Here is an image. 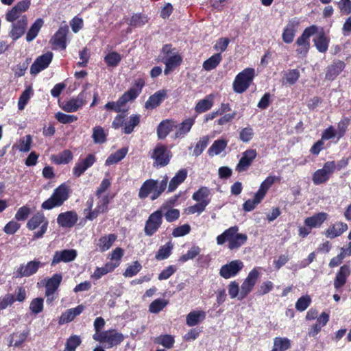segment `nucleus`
<instances>
[{"instance_id": "f257e3e1", "label": "nucleus", "mask_w": 351, "mask_h": 351, "mask_svg": "<svg viewBox=\"0 0 351 351\" xmlns=\"http://www.w3.org/2000/svg\"><path fill=\"white\" fill-rule=\"evenodd\" d=\"M217 243L223 245L228 243V247L234 250L243 245L247 240L246 234L239 233L237 226H232L217 237Z\"/></svg>"}, {"instance_id": "f03ea898", "label": "nucleus", "mask_w": 351, "mask_h": 351, "mask_svg": "<svg viewBox=\"0 0 351 351\" xmlns=\"http://www.w3.org/2000/svg\"><path fill=\"white\" fill-rule=\"evenodd\" d=\"M168 177L165 176L161 181L149 179L141 186L138 192L140 199H145L149 195L152 200L157 199L165 190L167 186Z\"/></svg>"}, {"instance_id": "7ed1b4c3", "label": "nucleus", "mask_w": 351, "mask_h": 351, "mask_svg": "<svg viewBox=\"0 0 351 351\" xmlns=\"http://www.w3.org/2000/svg\"><path fill=\"white\" fill-rule=\"evenodd\" d=\"M71 193V189L66 183L60 184L56 188L52 195L42 204V208L46 210L52 209L54 207L60 206L68 199Z\"/></svg>"}, {"instance_id": "20e7f679", "label": "nucleus", "mask_w": 351, "mask_h": 351, "mask_svg": "<svg viewBox=\"0 0 351 351\" xmlns=\"http://www.w3.org/2000/svg\"><path fill=\"white\" fill-rule=\"evenodd\" d=\"M160 58L165 64L164 73L166 75L178 67L182 61L180 55L174 52L170 45H166L162 47Z\"/></svg>"}, {"instance_id": "39448f33", "label": "nucleus", "mask_w": 351, "mask_h": 351, "mask_svg": "<svg viewBox=\"0 0 351 351\" xmlns=\"http://www.w3.org/2000/svg\"><path fill=\"white\" fill-rule=\"evenodd\" d=\"M48 226L49 221L42 212L34 214L27 223V228L29 230H37L34 234V239L42 238L47 232Z\"/></svg>"}, {"instance_id": "423d86ee", "label": "nucleus", "mask_w": 351, "mask_h": 351, "mask_svg": "<svg viewBox=\"0 0 351 351\" xmlns=\"http://www.w3.org/2000/svg\"><path fill=\"white\" fill-rule=\"evenodd\" d=\"M140 120V114H132L125 120V115L120 114L116 116L113 120L112 127L114 129L122 128L123 132L129 134H131L134 128L139 124Z\"/></svg>"}, {"instance_id": "0eeeda50", "label": "nucleus", "mask_w": 351, "mask_h": 351, "mask_svg": "<svg viewBox=\"0 0 351 351\" xmlns=\"http://www.w3.org/2000/svg\"><path fill=\"white\" fill-rule=\"evenodd\" d=\"M255 75V71L252 68H247L239 73L235 77L232 87L237 93H243L250 86Z\"/></svg>"}, {"instance_id": "6e6552de", "label": "nucleus", "mask_w": 351, "mask_h": 351, "mask_svg": "<svg viewBox=\"0 0 351 351\" xmlns=\"http://www.w3.org/2000/svg\"><path fill=\"white\" fill-rule=\"evenodd\" d=\"M93 339L101 343H104L107 348H112L120 344L124 339L123 335L116 330L103 331L102 333H95Z\"/></svg>"}, {"instance_id": "1a4fd4ad", "label": "nucleus", "mask_w": 351, "mask_h": 351, "mask_svg": "<svg viewBox=\"0 0 351 351\" xmlns=\"http://www.w3.org/2000/svg\"><path fill=\"white\" fill-rule=\"evenodd\" d=\"M144 85V80L139 78L135 81L133 86H132L121 97H119L118 102L122 112L127 110V109L125 108L126 104L129 102L133 101L139 95Z\"/></svg>"}, {"instance_id": "9d476101", "label": "nucleus", "mask_w": 351, "mask_h": 351, "mask_svg": "<svg viewBox=\"0 0 351 351\" xmlns=\"http://www.w3.org/2000/svg\"><path fill=\"white\" fill-rule=\"evenodd\" d=\"M260 269L261 268L257 267L253 268L244 279L240 288L239 300L244 299L252 291L261 276Z\"/></svg>"}, {"instance_id": "9b49d317", "label": "nucleus", "mask_w": 351, "mask_h": 351, "mask_svg": "<svg viewBox=\"0 0 351 351\" xmlns=\"http://www.w3.org/2000/svg\"><path fill=\"white\" fill-rule=\"evenodd\" d=\"M318 31V27L316 25H311L306 28L302 35L299 36L296 40L298 49L297 53L300 55L305 56L310 49L309 38L311 36L315 34Z\"/></svg>"}, {"instance_id": "f8f14e48", "label": "nucleus", "mask_w": 351, "mask_h": 351, "mask_svg": "<svg viewBox=\"0 0 351 351\" xmlns=\"http://www.w3.org/2000/svg\"><path fill=\"white\" fill-rule=\"evenodd\" d=\"M90 97V94L85 90L82 91L77 97L60 104L61 108L67 112H74L82 108Z\"/></svg>"}, {"instance_id": "ddd939ff", "label": "nucleus", "mask_w": 351, "mask_h": 351, "mask_svg": "<svg viewBox=\"0 0 351 351\" xmlns=\"http://www.w3.org/2000/svg\"><path fill=\"white\" fill-rule=\"evenodd\" d=\"M30 4V0H23L18 2L6 13V21L8 22H14L23 19H27V16L23 14V13L29 9Z\"/></svg>"}, {"instance_id": "4468645a", "label": "nucleus", "mask_w": 351, "mask_h": 351, "mask_svg": "<svg viewBox=\"0 0 351 351\" xmlns=\"http://www.w3.org/2000/svg\"><path fill=\"white\" fill-rule=\"evenodd\" d=\"M151 156L154 159V165L161 167L169 163L172 154L167 146L158 144L154 149Z\"/></svg>"}, {"instance_id": "2eb2a0df", "label": "nucleus", "mask_w": 351, "mask_h": 351, "mask_svg": "<svg viewBox=\"0 0 351 351\" xmlns=\"http://www.w3.org/2000/svg\"><path fill=\"white\" fill-rule=\"evenodd\" d=\"M335 169L336 164L335 161L326 162L322 169L314 173L313 176L314 184L318 185L326 182Z\"/></svg>"}, {"instance_id": "dca6fc26", "label": "nucleus", "mask_w": 351, "mask_h": 351, "mask_svg": "<svg viewBox=\"0 0 351 351\" xmlns=\"http://www.w3.org/2000/svg\"><path fill=\"white\" fill-rule=\"evenodd\" d=\"M97 197L98 198V202L97 203L96 208L93 210H91L93 204V199L88 200L87 202V204L88 206V213L86 215V218L88 220H93L95 219L99 214L104 213L108 210V206L109 204L108 195Z\"/></svg>"}, {"instance_id": "f3484780", "label": "nucleus", "mask_w": 351, "mask_h": 351, "mask_svg": "<svg viewBox=\"0 0 351 351\" xmlns=\"http://www.w3.org/2000/svg\"><path fill=\"white\" fill-rule=\"evenodd\" d=\"M243 267L244 264L241 260H234L221 266L219 275L225 279H228L237 276Z\"/></svg>"}, {"instance_id": "a211bd4d", "label": "nucleus", "mask_w": 351, "mask_h": 351, "mask_svg": "<svg viewBox=\"0 0 351 351\" xmlns=\"http://www.w3.org/2000/svg\"><path fill=\"white\" fill-rule=\"evenodd\" d=\"M162 222V212L158 210L152 213L146 221L144 231L147 236H152L154 234Z\"/></svg>"}, {"instance_id": "6ab92c4d", "label": "nucleus", "mask_w": 351, "mask_h": 351, "mask_svg": "<svg viewBox=\"0 0 351 351\" xmlns=\"http://www.w3.org/2000/svg\"><path fill=\"white\" fill-rule=\"evenodd\" d=\"M30 335V330L26 328L23 330H16L7 338L9 347L21 348L28 341Z\"/></svg>"}, {"instance_id": "aec40b11", "label": "nucleus", "mask_w": 351, "mask_h": 351, "mask_svg": "<svg viewBox=\"0 0 351 351\" xmlns=\"http://www.w3.org/2000/svg\"><path fill=\"white\" fill-rule=\"evenodd\" d=\"M53 58V53L47 52L42 56H38L30 67V73L32 75H37L48 67Z\"/></svg>"}, {"instance_id": "412c9836", "label": "nucleus", "mask_w": 351, "mask_h": 351, "mask_svg": "<svg viewBox=\"0 0 351 351\" xmlns=\"http://www.w3.org/2000/svg\"><path fill=\"white\" fill-rule=\"evenodd\" d=\"M69 27L66 25L61 26L54 36L51 38L50 42L53 46V49H65L66 47V36L69 33Z\"/></svg>"}, {"instance_id": "4be33fe9", "label": "nucleus", "mask_w": 351, "mask_h": 351, "mask_svg": "<svg viewBox=\"0 0 351 351\" xmlns=\"http://www.w3.org/2000/svg\"><path fill=\"white\" fill-rule=\"evenodd\" d=\"M44 265V263L38 261H29L26 265H20L16 272V276L29 277L36 274L38 269Z\"/></svg>"}, {"instance_id": "5701e85b", "label": "nucleus", "mask_w": 351, "mask_h": 351, "mask_svg": "<svg viewBox=\"0 0 351 351\" xmlns=\"http://www.w3.org/2000/svg\"><path fill=\"white\" fill-rule=\"evenodd\" d=\"M77 256V252L74 249L62 250L54 253L51 261V265H56L61 262L69 263L74 261Z\"/></svg>"}, {"instance_id": "b1692460", "label": "nucleus", "mask_w": 351, "mask_h": 351, "mask_svg": "<svg viewBox=\"0 0 351 351\" xmlns=\"http://www.w3.org/2000/svg\"><path fill=\"white\" fill-rule=\"evenodd\" d=\"M256 156L257 152L255 149H250L245 151L236 167V171L239 173L247 171Z\"/></svg>"}, {"instance_id": "393cba45", "label": "nucleus", "mask_w": 351, "mask_h": 351, "mask_svg": "<svg viewBox=\"0 0 351 351\" xmlns=\"http://www.w3.org/2000/svg\"><path fill=\"white\" fill-rule=\"evenodd\" d=\"M95 155L90 154L85 158L80 160L73 169V175L80 177L85 171L90 167L95 162Z\"/></svg>"}, {"instance_id": "a878e982", "label": "nucleus", "mask_w": 351, "mask_h": 351, "mask_svg": "<svg viewBox=\"0 0 351 351\" xmlns=\"http://www.w3.org/2000/svg\"><path fill=\"white\" fill-rule=\"evenodd\" d=\"M317 36L313 38L316 49L321 53H325L328 49L330 38L328 37L322 27H318Z\"/></svg>"}, {"instance_id": "bb28decb", "label": "nucleus", "mask_w": 351, "mask_h": 351, "mask_svg": "<svg viewBox=\"0 0 351 351\" xmlns=\"http://www.w3.org/2000/svg\"><path fill=\"white\" fill-rule=\"evenodd\" d=\"M77 219V215L75 211H66L58 216L57 223L62 228H71L76 223Z\"/></svg>"}, {"instance_id": "cd10ccee", "label": "nucleus", "mask_w": 351, "mask_h": 351, "mask_svg": "<svg viewBox=\"0 0 351 351\" xmlns=\"http://www.w3.org/2000/svg\"><path fill=\"white\" fill-rule=\"evenodd\" d=\"M11 23H12V29L9 33V36L14 40H16L25 34L27 27L28 21L27 19H23Z\"/></svg>"}, {"instance_id": "c85d7f7f", "label": "nucleus", "mask_w": 351, "mask_h": 351, "mask_svg": "<svg viewBox=\"0 0 351 351\" xmlns=\"http://www.w3.org/2000/svg\"><path fill=\"white\" fill-rule=\"evenodd\" d=\"M328 218V215L326 213L319 212L311 217H306L304 221V223L312 229L319 228Z\"/></svg>"}, {"instance_id": "c756f323", "label": "nucleus", "mask_w": 351, "mask_h": 351, "mask_svg": "<svg viewBox=\"0 0 351 351\" xmlns=\"http://www.w3.org/2000/svg\"><path fill=\"white\" fill-rule=\"evenodd\" d=\"M348 226L342 221H337L330 225L325 231L324 234L327 238L335 239L341 236L347 231Z\"/></svg>"}, {"instance_id": "7c9ffc66", "label": "nucleus", "mask_w": 351, "mask_h": 351, "mask_svg": "<svg viewBox=\"0 0 351 351\" xmlns=\"http://www.w3.org/2000/svg\"><path fill=\"white\" fill-rule=\"evenodd\" d=\"M178 127V123L172 119H166L160 123L157 128V134L159 138H165L168 134Z\"/></svg>"}, {"instance_id": "2f4dec72", "label": "nucleus", "mask_w": 351, "mask_h": 351, "mask_svg": "<svg viewBox=\"0 0 351 351\" xmlns=\"http://www.w3.org/2000/svg\"><path fill=\"white\" fill-rule=\"evenodd\" d=\"M84 309V306L82 304L78 305L75 308H72L66 310L62 313L59 318L58 323L60 325H62L66 323H69L73 321L75 317L82 313Z\"/></svg>"}, {"instance_id": "473e14b6", "label": "nucleus", "mask_w": 351, "mask_h": 351, "mask_svg": "<svg viewBox=\"0 0 351 351\" xmlns=\"http://www.w3.org/2000/svg\"><path fill=\"white\" fill-rule=\"evenodd\" d=\"M351 269L349 265H344L340 267L334 280V287L336 289H339L346 284Z\"/></svg>"}, {"instance_id": "72a5a7b5", "label": "nucleus", "mask_w": 351, "mask_h": 351, "mask_svg": "<svg viewBox=\"0 0 351 351\" xmlns=\"http://www.w3.org/2000/svg\"><path fill=\"white\" fill-rule=\"evenodd\" d=\"M298 24V22L296 21L291 20L289 21L287 25L285 26L282 35V40L285 43H291L293 42Z\"/></svg>"}, {"instance_id": "f704fd0d", "label": "nucleus", "mask_w": 351, "mask_h": 351, "mask_svg": "<svg viewBox=\"0 0 351 351\" xmlns=\"http://www.w3.org/2000/svg\"><path fill=\"white\" fill-rule=\"evenodd\" d=\"M167 90H160L151 95L145 104L146 109H154L158 106L160 103L166 98Z\"/></svg>"}, {"instance_id": "c9c22d12", "label": "nucleus", "mask_w": 351, "mask_h": 351, "mask_svg": "<svg viewBox=\"0 0 351 351\" xmlns=\"http://www.w3.org/2000/svg\"><path fill=\"white\" fill-rule=\"evenodd\" d=\"M214 94L206 95L204 99L197 103L195 107V111L198 114H201L209 110L214 104Z\"/></svg>"}, {"instance_id": "e433bc0d", "label": "nucleus", "mask_w": 351, "mask_h": 351, "mask_svg": "<svg viewBox=\"0 0 351 351\" xmlns=\"http://www.w3.org/2000/svg\"><path fill=\"white\" fill-rule=\"evenodd\" d=\"M206 313L204 311H191L186 317V323L189 326H195L206 319Z\"/></svg>"}, {"instance_id": "4c0bfd02", "label": "nucleus", "mask_w": 351, "mask_h": 351, "mask_svg": "<svg viewBox=\"0 0 351 351\" xmlns=\"http://www.w3.org/2000/svg\"><path fill=\"white\" fill-rule=\"evenodd\" d=\"M187 174L188 171L186 169H182L179 170L169 182L168 186L169 192L174 191L177 187L185 180L187 177Z\"/></svg>"}, {"instance_id": "58836bf2", "label": "nucleus", "mask_w": 351, "mask_h": 351, "mask_svg": "<svg viewBox=\"0 0 351 351\" xmlns=\"http://www.w3.org/2000/svg\"><path fill=\"white\" fill-rule=\"evenodd\" d=\"M194 123L195 119L189 118L183 121L180 124H178V127L175 129L176 130L175 132V137H184L187 133L189 132Z\"/></svg>"}, {"instance_id": "ea45409f", "label": "nucleus", "mask_w": 351, "mask_h": 351, "mask_svg": "<svg viewBox=\"0 0 351 351\" xmlns=\"http://www.w3.org/2000/svg\"><path fill=\"white\" fill-rule=\"evenodd\" d=\"M73 154L69 149H65L63 152L51 156V160L56 165L68 164L73 160Z\"/></svg>"}, {"instance_id": "a19ab883", "label": "nucleus", "mask_w": 351, "mask_h": 351, "mask_svg": "<svg viewBox=\"0 0 351 351\" xmlns=\"http://www.w3.org/2000/svg\"><path fill=\"white\" fill-rule=\"evenodd\" d=\"M117 237L114 234H109L104 235L99 238L97 245L98 246L101 252L107 251L112 245L114 242L116 241Z\"/></svg>"}, {"instance_id": "79ce46f5", "label": "nucleus", "mask_w": 351, "mask_h": 351, "mask_svg": "<svg viewBox=\"0 0 351 351\" xmlns=\"http://www.w3.org/2000/svg\"><path fill=\"white\" fill-rule=\"evenodd\" d=\"M345 64L342 61H338L327 68L326 78L329 80H334L344 69Z\"/></svg>"}, {"instance_id": "37998d69", "label": "nucleus", "mask_w": 351, "mask_h": 351, "mask_svg": "<svg viewBox=\"0 0 351 351\" xmlns=\"http://www.w3.org/2000/svg\"><path fill=\"white\" fill-rule=\"evenodd\" d=\"M228 145V141L226 139H218L213 142L208 150V154L210 156L220 154L225 150Z\"/></svg>"}, {"instance_id": "c03bdc74", "label": "nucleus", "mask_w": 351, "mask_h": 351, "mask_svg": "<svg viewBox=\"0 0 351 351\" xmlns=\"http://www.w3.org/2000/svg\"><path fill=\"white\" fill-rule=\"evenodd\" d=\"M43 24L44 21L40 18L34 21L27 32L26 40L27 42L33 40L37 36Z\"/></svg>"}, {"instance_id": "a18cd8bd", "label": "nucleus", "mask_w": 351, "mask_h": 351, "mask_svg": "<svg viewBox=\"0 0 351 351\" xmlns=\"http://www.w3.org/2000/svg\"><path fill=\"white\" fill-rule=\"evenodd\" d=\"M280 181V178L274 176H269L261 184L260 187L256 193L265 197L267 191L276 182Z\"/></svg>"}, {"instance_id": "49530a36", "label": "nucleus", "mask_w": 351, "mask_h": 351, "mask_svg": "<svg viewBox=\"0 0 351 351\" xmlns=\"http://www.w3.org/2000/svg\"><path fill=\"white\" fill-rule=\"evenodd\" d=\"M62 280V276L61 274H55L53 276L47 279L45 285V291L48 292H56L58 289Z\"/></svg>"}, {"instance_id": "de8ad7c7", "label": "nucleus", "mask_w": 351, "mask_h": 351, "mask_svg": "<svg viewBox=\"0 0 351 351\" xmlns=\"http://www.w3.org/2000/svg\"><path fill=\"white\" fill-rule=\"evenodd\" d=\"M128 152V149L127 147H123L117 150L116 152L109 156V157L106 160V165H111L117 163L125 158Z\"/></svg>"}, {"instance_id": "09e8293b", "label": "nucleus", "mask_w": 351, "mask_h": 351, "mask_svg": "<svg viewBox=\"0 0 351 351\" xmlns=\"http://www.w3.org/2000/svg\"><path fill=\"white\" fill-rule=\"evenodd\" d=\"M221 60V55L219 53H215L204 62L203 69L207 71H211L219 64Z\"/></svg>"}, {"instance_id": "8fccbe9b", "label": "nucleus", "mask_w": 351, "mask_h": 351, "mask_svg": "<svg viewBox=\"0 0 351 351\" xmlns=\"http://www.w3.org/2000/svg\"><path fill=\"white\" fill-rule=\"evenodd\" d=\"M291 347V341L286 337H276L271 351H285Z\"/></svg>"}, {"instance_id": "3c124183", "label": "nucleus", "mask_w": 351, "mask_h": 351, "mask_svg": "<svg viewBox=\"0 0 351 351\" xmlns=\"http://www.w3.org/2000/svg\"><path fill=\"white\" fill-rule=\"evenodd\" d=\"M210 195V191L207 187H201L197 191L193 193V199L200 203L204 202H206V205L210 203V199L208 198Z\"/></svg>"}, {"instance_id": "603ef678", "label": "nucleus", "mask_w": 351, "mask_h": 351, "mask_svg": "<svg viewBox=\"0 0 351 351\" xmlns=\"http://www.w3.org/2000/svg\"><path fill=\"white\" fill-rule=\"evenodd\" d=\"M32 143V136L30 135H26L22 137L14 147L20 152H27L31 149Z\"/></svg>"}, {"instance_id": "864d4df0", "label": "nucleus", "mask_w": 351, "mask_h": 351, "mask_svg": "<svg viewBox=\"0 0 351 351\" xmlns=\"http://www.w3.org/2000/svg\"><path fill=\"white\" fill-rule=\"evenodd\" d=\"M33 95V90L31 86H28L21 95L19 101H18V108L20 110H23L31 97Z\"/></svg>"}, {"instance_id": "5fc2aeb1", "label": "nucleus", "mask_w": 351, "mask_h": 351, "mask_svg": "<svg viewBox=\"0 0 351 351\" xmlns=\"http://www.w3.org/2000/svg\"><path fill=\"white\" fill-rule=\"evenodd\" d=\"M201 252V249L197 245L192 246L186 254L182 255L179 258V261L180 263H185L189 260H192L195 258L197 256H198Z\"/></svg>"}, {"instance_id": "6e6d98bb", "label": "nucleus", "mask_w": 351, "mask_h": 351, "mask_svg": "<svg viewBox=\"0 0 351 351\" xmlns=\"http://www.w3.org/2000/svg\"><path fill=\"white\" fill-rule=\"evenodd\" d=\"M263 199V197L258 193H256L253 199H247L244 202L243 204V208L245 211L250 212L253 210Z\"/></svg>"}, {"instance_id": "4d7b16f0", "label": "nucleus", "mask_w": 351, "mask_h": 351, "mask_svg": "<svg viewBox=\"0 0 351 351\" xmlns=\"http://www.w3.org/2000/svg\"><path fill=\"white\" fill-rule=\"evenodd\" d=\"M106 133L101 126H96L93 129V139L95 143H103L106 141Z\"/></svg>"}, {"instance_id": "13d9d810", "label": "nucleus", "mask_w": 351, "mask_h": 351, "mask_svg": "<svg viewBox=\"0 0 351 351\" xmlns=\"http://www.w3.org/2000/svg\"><path fill=\"white\" fill-rule=\"evenodd\" d=\"M173 246L171 242H168L160 247L156 254V258L159 261L167 258L171 254Z\"/></svg>"}, {"instance_id": "bf43d9fd", "label": "nucleus", "mask_w": 351, "mask_h": 351, "mask_svg": "<svg viewBox=\"0 0 351 351\" xmlns=\"http://www.w3.org/2000/svg\"><path fill=\"white\" fill-rule=\"evenodd\" d=\"M167 304L168 301L167 300L156 299L149 304V311L152 313H158L161 311Z\"/></svg>"}, {"instance_id": "052dcab7", "label": "nucleus", "mask_w": 351, "mask_h": 351, "mask_svg": "<svg viewBox=\"0 0 351 351\" xmlns=\"http://www.w3.org/2000/svg\"><path fill=\"white\" fill-rule=\"evenodd\" d=\"M121 60V55L115 51L110 52L104 57V61L108 66L115 67Z\"/></svg>"}, {"instance_id": "680f3d73", "label": "nucleus", "mask_w": 351, "mask_h": 351, "mask_svg": "<svg viewBox=\"0 0 351 351\" xmlns=\"http://www.w3.org/2000/svg\"><path fill=\"white\" fill-rule=\"evenodd\" d=\"M44 300L41 298L33 299L29 304V310L34 314H38L43 311Z\"/></svg>"}, {"instance_id": "e2e57ef3", "label": "nucleus", "mask_w": 351, "mask_h": 351, "mask_svg": "<svg viewBox=\"0 0 351 351\" xmlns=\"http://www.w3.org/2000/svg\"><path fill=\"white\" fill-rule=\"evenodd\" d=\"M209 143L208 136H204L198 141L193 150V154L196 156H199L205 149Z\"/></svg>"}, {"instance_id": "0e129e2a", "label": "nucleus", "mask_w": 351, "mask_h": 351, "mask_svg": "<svg viewBox=\"0 0 351 351\" xmlns=\"http://www.w3.org/2000/svg\"><path fill=\"white\" fill-rule=\"evenodd\" d=\"M148 22L147 16L141 14H134L130 20V25L131 26L137 27H141Z\"/></svg>"}, {"instance_id": "69168bd1", "label": "nucleus", "mask_w": 351, "mask_h": 351, "mask_svg": "<svg viewBox=\"0 0 351 351\" xmlns=\"http://www.w3.org/2000/svg\"><path fill=\"white\" fill-rule=\"evenodd\" d=\"M157 343L162 345L166 348H171L173 346L175 340L174 337L170 335H160L156 341Z\"/></svg>"}, {"instance_id": "338daca9", "label": "nucleus", "mask_w": 351, "mask_h": 351, "mask_svg": "<svg viewBox=\"0 0 351 351\" xmlns=\"http://www.w3.org/2000/svg\"><path fill=\"white\" fill-rule=\"evenodd\" d=\"M142 269V266L141 263L138 261H134L131 265L128 266L125 272L123 273V276L125 277H132L136 275Z\"/></svg>"}, {"instance_id": "774afa93", "label": "nucleus", "mask_w": 351, "mask_h": 351, "mask_svg": "<svg viewBox=\"0 0 351 351\" xmlns=\"http://www.w3.org/2000/svg\"><path fill=\"white\" fill-rule=\"evenodd\" d=\"M311 302V299L309 295H304L300 298L295 304V308L299 311H304L306 310Z\"/></svg>"}]
</instances>
